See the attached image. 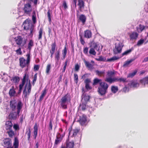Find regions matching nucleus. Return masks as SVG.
Returning a JSON list of instances; mask_svg holds the SVG:
<instances>
[{
    "label": "nucleus",
    "instance_id": "obj_1",
    "mask_svg": "<svg viewBox=\"0 0 148 148\" xmlns=\"http://www.w3.org/2000/svg\"><path fill=\"white\" fill-rule=\"evenodd\" d=\"M10 105L12 111L8 116V118L10 120H16L19 116L23 104L21 101L19 99L11 101Z\"/></svg>",
    "mask_w": 148,
    "mask_h": 148
},
{
    "label": "nucleus",
    "instance_id": "obj_2",
    "mask_svg": "<svg viewBox=\"0 0 148 148\" xmlns=\"http://www.w3.org/2000/svg\"><path fill=\"white\" fill-rule=\"evenodd\" d=\"M26 3L24 5L23 10L25 13L29 14L32 11L31 3H33L34 5L37 4L38 0H26Z\"/></svg>",
    "mask_w": 148,
    "mask_h": 148
},
{
    "label": "nucleus",
    "instance_id": "obj_3",
    "mask_svg": "<svg viewBox=\"0 0 148 148\" xmlns=\"http://www.w3.org/2000/svg\"><path fill=\"white\" fill-rule=\"evenodd\" d=\"M69 97V95L67 94L62 98L60 101V108L64 109L67 108V105L68 104V101Z\"/></svg>",
    "mask_w": 148,
    "mask_h": 148
},
{
    "label": "nucleus",
    "instance_id": "obj_4",
    "mask_svg": "<svg viewBox=\"0 0 148 148\" xmlns=\"http://www.w3.org/2000/svg\"><path fill=\"white\" fill-rule=\"evenodd\" d=\"M26 56L27 57V60L23 57L19 58L20 65L21 67L23 68L26 66H28L30 63V54H27Z\"/></svg>",
    "mask_w": 148,
    "mask_h": 148
},
{
    "label": "nucleus",
    "instance_id": "obj_5",
    "mask_svg": "<svg viewBox=\"0 0 148 148\" xmlns=\"http://www.w3.org/2000/svg\"><path fill=\"white\" fill-rule=\"evenodd\" d=\"M31 84L30 83V80H29V82H27L26 84L23 92L25 97H26L27 95H29L31 92Z\"/></svg>",
    "mask_w": 148,
    "mask_h": 148
},
{
    "label": "nucleus",
    "instance_id": "obj_6",
    "mask_svg": "<svg viewBox=\"0 0 148 148\" xmlns=\"http://www.w3.org/2000/svg\"><path fill=\"white\" fill-rule=\"evenodd\" d=\"M123 46V45H122V44L121 43H119L118 44H116L115 45V48L113 49L114 54H117L121 53Z\"/></svg>",
    "mask_w": 148,
    "mask_h": 148
},
{
    "label": "nucleus",
    "instance_id": "obj_7",
    "mask_svg": "<svg viewBox=\"0 0 148 148\" xmlns=\"http://www.w3.org/2000/svg\"><path fill=\"white\" fill-rule=\"evenodd\" d=\"M29 79L28 74H27V72H26L22 79V83L19 85V86L23 87L26 81L27 82H29Z\"/></svg>",
    "mask_w": 148,
    "mask_h": 148
},
{
    "label": "nucleus",
    "instance_id": "obj_8",
    "mask_svg": "<svg viewBox=\"0 0 148 148\" xmlns=\"http://www.w3.org/2000/svg\"><path fill=\"white\" fill-rule=\"evenodd\" d=\"M82 125H84L87 121L86 117L84 115L79 116V120L77 121Z\"/></svg>",
    "mask_w": 148,
    "mask_h": 148
},
{
    "label": "nucleus",
    "instance_id": "obj_9",
    "mask_svg": "<svg viewBox=\"0 0 148 148\" xmlns=\"http://www.w3.org/2000/svg\"><path fill=\"white\" fill-rule=\"evenodd\" d=\"M105 81L110 84H112L115 82H118V77L113 78L107 77L105 79Z\"/></svg>",
    "mask_w": 148,
    "mask_h": 148
},
{
    "label": "nucleus",
    "instance_id": "obj_10",
    "mask_svg": "<svg viewBox=\"0 0 148 148\" xmlns=\"http://www.w3.org/2000/svg\"><path fill=\"white\" fill-rule=\"evenodd\" d=\"M14 41L18 47L20 46L23 42V38L20 36H18L14 38Z\"/></svg>",
    "mask_w": 148,
    "mask_h": 148
},
{
    "label": "nucleus",
    "instance_id": "obj_11",
    "mask_svg": "<svg viewBox=\"0 0 148 148\" xmlns=\"http://www.w3.org/2000/svg\"><path fill=\"white\" fill-rule=\"evenodd\" d=\"M4 144L3 145L4 147H8L12 146L11 140L9 138L5 139L3 140Z\"/></svg>",
    "mask_w": 148,
    "mask_h": 148
},
{
    "label": "nucleus",
    "instance_id": "obj_12",
    "mask_svg": "<svg viewBox=\"0 0 148 148\" xmlns=\"http://www.w3.org/2000/svg\"><path fill=\"white\" fill-rule=\"evenodd\" d=\"M140 82L144 87L147 86L148 87V76L141 79Z\"/></svg>",
    "mask_w": 148,
    "mask_h": 148
},
{
    "label": "nucleus",
    "instance_id": "obj_13",
    "mask_svg": "<svg viewBox=\"0 0 148 148\" xmlns=\"http://www.w3.org/2000/svg\"><path fill=\"white\" fill-rule=\"evenodd\" d=\"M78 2L79 9L80 12H82L85 6L84 2L83 0H78Z\"/></svg>",
    "mask_w": 148,
    "mask_h": 148
},
{
    "label": "nucleus",
    "instance_id": "obj_14",
    "mask_svg": "<svg viewBox=\"0 0 148 148\" xmlns=\"http://www.w3.org/2000/svg\"><path fill=\"white\" fill-rule=\"evenodd\" d=\"M30 23L28 21L25 20L23 22L22 27L24 30H29L30 27Z\"/></svg>",
    "mask_w": 148,
    "mask_h": 148
},
{
    "label": "nucleus",
    "instance_id": "obj_15",
    "mask_svg": "<svg viewBox=\"0 0 148 148\" xmlns=\"http://www.w3.org/2000/svg\"><path fill=\"white\" fill-rule=\"evenodd\" d=\"M60 51H58L55 54V58L56 62L55 64L57 65L58 64L59 60L60 59Z\"/></svg>",
    "mask_w": 148,
    "mask_h": 148
},
{
    "label": "nucleus",
    "instance_id": "obj_16",
    "mask_svg": "<svg viewBox=\"0 0 148 148\" xmlns=\"http://www.w3.org/2000/svg\"><path fill=\"white\" fill-rule=\"evenodd\" d=\"M58 135L56 136V139L55 140V144L57 145L62 140V137H61V135L60 133H58Z\"/></svg>",
    "mask_w": 148,
    "mask_h": 148
},
{
    "label": "nucleus",
    "instance_id": "obj_17",
    "mask_svg": "<svg viewBox=\"0 0 148 148\" xmlns=\"http://www.w3.org/2000/svg\"><path fill=\"white\" fill-rule=\"evenodd\" d=\"M5 128L6 130H11L12 129L13 124L11 121H7L5 123Z\"/></svg>",
    "mask_w": 148,
    "mask_h": 148
},
{
    "label": "nucleus",
    "instance_id": "obj_18",
    "mask_svg": "<svg viewBox=\"0 0 148 148\" xmlns=\"http://www.w3.org/2000/svg\"><path fill=\"white\" fill-rule=\"evenodd\" d=\"M93 82L92 85L94 86L97 85L99 84L100 86V84L103 82H102V80L101 79H99L98 78H95L93 80Z\"/></svg>",
    "mask_w": 148,
    "mask_h": 148
},
{
    "label": "nucleus",
    "instance_id": "obj_19",
    "mask_svg": "<svg viewBox=\"0 0 148 148\" xmlns=\"http://www.w3.org/2000/svg\"><path fill=\"white\" fill-rule=\"evenodd\" d=\"M92 33L91 31L87 30L84 32V37L87 38H90L92 37Z\"/></svg>",
    "mask_w": 148,
    "mask_h": 148
},
{
    "label": "nucleus",
    "instance_id": "obj_20",
    "mask_svg": "<svg viewBox=\"0 0 148 148\" xmlns=\"http://www.w3.org/2000/svg\"><path fill=\"white\" fill-rule=\"evenodd\" d=\"M107 90L98 87V92L101 96H103L107 92Z\"/></svg>",
    "mask_w": 148,
    "mask_h": 148
},
{
    "label": "nucleus",
    "instance_id": "obj_21",
    "mask_svg": "<svg viewBox=\"0 0 148 148\" xmlns=\"http://www.w3.org/2000/svg\"><path fill=\"white\" fill-rule=\"evenodd\" d=\"M16 93V91L14 86H12L9 90V94L10 97H13L15 95Z\"/></svg>",
    "mask_w": 148,
    "mask_h": 148
},
{
    "label": "nucleus",
    "instance_id": "obj_22",
    "mask_svg": "<svg viewBox=\"0 0 148 148\" xmlns=\"http://www.w3.org/2000/svg\"><path fill=\"white\" fill-rule=\"evenodd\" d=\"M86 16L84 14H81L79 17V20L82 22L83 25L85 24L86 21Z\"/></svg>",
    "mask_w": 148,
    "mask_h": 148
},
{
    "label": "nucleus",
    "instance_id": "obj_23",
    "mask_svg": "<svg viewBox=\"0 0 148 148\" xmlns=\"http://www.w3.org/2000/svg\"><path fill=\"white\" fill-rule=\"evenodd\" d=\"M138 36V34L137 33L133 32L130 34V36L131 40H133L136 39Z\"/></svg>",
    "mask_w": 148,
    "mask_h": 148
},
{
    "label": "nucleus",
    "instance_id": "obj_24",
    "mask_svg": "<svg viewBox=\"0 0 148 148\" xmlns=\"http://www.w3.org/2000/svg\"><path fill=\"white\" fill-rule=\"evenodd\" d=\"M98 87L107 90L108 87V85L106 83L103 82L101 84H100V85Z\"/></svg>",
    "mask_w": 148,
    "mask_h": 148
},
{
    "label": "nucleus",
    "instance_id": "obj_25",
    "mask_svg": "<svg viewBox=\"0 0 148 148\" xmlns=\"http://www.w3.org/2000/svg\"><path fill=\"white\" fill-rule=\"evenodd\" d=\"M85 91L83 92L82 95V100H84L85 101V103H86V102H88L90 99V97L88 95H84Z\"/></svg>",
    "mask_w": 148,
    "mask_h": 148
},
{
    "label": "nucleus",
    "instance_id": "obj_26",
    "mask_svg": "<svg viewBox=\"0 0 148 148\" xmlns=\"http://www.w3.org/2000/svg\"><path fill=\"white\" fill-rule=\"evenodd\" d=\"M135 59V58H132L131 59L129 60H127L125 61L124 63L123 64V66L124 67H127L129 64L131 63L132 62L134 61Z\"/></svg>",
    "mask_w": 148,
    "mask_h": 148
},
{
    "label": "nucleus",
    "instance_id": "obj_27",
    "mask_svg": "<svg viewBox=\"0 0 148 148\" xmlns=\"http://www.w3.org/2000/svg\"><path fill=\"white\" fill-rule=\"evenodd\" d=\"M46 93V89H45L44 90L42 91V93L40 96L39 100V102H41L42 101Z\"/></svg>",
    "mask_w": 148,
    "mask_h": 148
},
{
    "label": "nucleus",
    "instance_id": "obj_28",
    "mask_svg": "<svg viewBox=\"0 0 148 148\" xmlns=\"http://www.w3.org/2000/svg\"><path fill=\"white\" fill-rule=\"evenodd\" d=\"M137 72V70H135L133 72L129 73L127 75V77L131 78H132L136 74Z\"/></svg>",
    "mask_w": 148,
    "mask_h": 148
},
{
    "label": "nucleus",
    "instance_id": "obj_29",
    "mask_svg": "<svg viewBox=\"0 0 148 148\" xmlns=\"http://www.w3.org/2000/svg\"><path fill=\"white\" fill-rule=\"evenodd\" d=\"M145 27L143 25L140 24L139 26L136 27L138 33L141 32L144 30Z\"/></svg>",
    "mask_w": 148,
    "mask_h": 148
},
{
    "label": "nucleus",
    "instance_id": "obj_30",
    "mask_svg": "<svg viewBox=\"0 0 148 148\" xmlns=\"http://www.w3.org/2000/svg\"><path fill=\"white\" fill-rule=\"evenodd\" d=\"M67 52V49L66 46H65L64 49L62 51V54L63 56V58L62 60L64 59L66 57Z\"/></svg>",
    "mask_w": 148,
    "mask_h": 148
},
{
    "label": "nucleus",
    "instance_id": "obj_31",
    "mask_svg": "<svg viewBox=\"0 0 148 148\" xmlns=\"http://www.w3.org/2000/svg\"><path fill=\"white\" fill-rule=\"evenodd\" d=\"M38 125L36 123H35L34 127V136H35V138H36V136L38 132Z\"/></svg>",
    "mask_w": 148,
    "mask_h": 148
},
{
    "label": "nucleus",
    "instance_id": "obj_32",
    "mask_svg": "<svg viewBox=\"0 0 148 148\" xmlns=\"http://www.w3.org/2000/svg\"><path fill=\"white\" fill-rule=\"evenodd\" d=\"M34 46V42L32 40H29L28 44L27 49L29 50L30 51L32 47Z\"/></svg>",
    "mask_w": 148,
    "mask_h": 148
},
{
    "label": "nucleus",
    "instance_id": "obj_33",
    "mask_svg": "<svg viewBox=\"0 0 148 148\" xmlns=\"http://www.w3.org/2000/svg\"><path fill=\"white\" fill-rule=\"evenodd\" d=\"M31 127H29L28 129L26 130V134H27V135L28 136L27 139L29 141L30 139V138L31 137Z\"/></svg>",
    "mask_w": 148,
    "mask_h": 148
},
{
    "label": "nucleus",
    "instance_id": "obj_34",
    "mask_svg": "<svg viewBox=\"0 0 148 148\" xmlns=\"http://www.w3.org/2000/svg\"><path fill=\"white\" fill-rule=\"evenodd\" d=\"M19 80L20 79L19 77L17 76L14 77L11 79V81L14 83H18Z\"/></svg>",
    "mask_w": 148,
    "mask_h": 148
},
{
    "label": "nucleus",
    "instance_id": "obj_35",
    "mask_svg": "<svg viewBox=\"0 0 148 148\" xmlns=\"http://www.w3.org/2000/svg\"><path fill=\"white\" fill-rule=\"evenodd\" d=\"M86 66L90 69H92L93 67L92 65L90 62L85 60L84 61Z\"/></svg>",
    "mask_w": 148,
    "mask_h": 148
},
{
    "label": "nucleus",
    "instance_id": "obj_36",
    "mask_svg": "<svg viewBox=\"0 0 148 148\" xmlns=\"http://www.w3.org/2000/svg\"><path fill=\"white\" fill-rule=\"evenodd\" d=\"M134 49L133 48H132L129 50H127L122 53V56H123L125 55H127L130 53Z\"/></svg>",
    "mask_w": 148,
    "mask_h": 148
},
{
    "label": "nucleus",
    "instance_id": "obj_37",
    "mask_svg": "<svg viewBox=\"0 0 148 148\" xmlns=\"http://www.w3.org/2000/svg\"><path fill=\"white\" fill-rule=\"evenodd\" d=\"M119 58L118 57L114 56L111 58L108 59L107 61L111 62L112 61H114L116 60H117L119 59Z\"/></svg>",
    "mask_w": 148,
    "mask_h": 148
},
{
    "label": "nucleus",
    "instance_id": "obj_38",
    "mask_svg": "<svg viewBox=\"0 0 148 148\" xmlns=\"http://www.w3.org/2000/svg\"><path fill=\"white\" fill-rule=\"evenodd\" d=\"M74 146V142L72 141L69 142L67 144V146L68 148H73Z\"/></svg>",
    "mask_w": 148,
    "mask_h": 148
},
{
    "label": "nucleus",
    "instance_id": "obj_39",
    "mask_svg": "<svg viewBox=\"0 0 148 148\" xmlns=\"http://www.w3.org/2000/svg\"><path fill=\"white\" fill-rule=\"evenodd\" d=\"M14 148H18V139L15 137L14 138Z\"/></svg>",
    "mask_w": 148,
    "mask_h": 148
},
{
    "label": "nucleus",
    "instance_id": "obj_40",
    "mask_svg": "<svg viewBox=\"0 0 148 148\" xmlns=\"http://www.w3.org/2000/svg\"><path fill=\"white\" fill-rule=\"evenodd\" d=\"M111 90L112 92L115 93L118 91V88L117 86H112Z\"/></svg>",
    "mask_w": 148,
    "mask_h": 148
},
{
    "label": "nucleus",
    "instance_id": "obj_41",
    "mask_svg": "<svg viewBox=\"0 0 148 148\" xmlns=\"http://www.w3.org/2000/svg\"><path fill=\"white\" fill-rule=\"evenodd\" d=\"M131 86L134 88H137L139 86V83L135 82H133L131 83Z\"/></svg>",
    "mask_w": 148,
    "mask_h": 148
},
{
    "label": "nucleus",
    "instance_id": "obj_42",
    "mask_svg": "<svg viewBox=\"0 0 148 148\" xmlns=\"http://www.w3.org/2000/svg\"><path fill=\"white\" fill-rule=\"evenodd\" d=\"M51 69V65L50 64H48L47 66L46 72L47 74H49L50 72Z\"/></svg>",
    "mask_w": 148,
    "mask_h": 148
},
{
    "label": "nucleus",
    "instance_id": "obj_43",
    "mask_svg": "<svg viewBox=\"0 0 148 148\" xmlns=\"http://www.w3.org/2000/svg\"><path fill=\"white\" fill-rule=\"evenodd\" d=\"M127 81V79L122 77L120 78L118 77V82H119L125 83Z\"/></svg>",
    "mask_w": 148,
    "mask_h": 148
},
{
    "label": "nucleus",
    "instance_id": "obj_44",
    "mask_svg": "<svg viewBox=\"0 0 148 148\" xmlns=\"http://www.w3.org/2000/svg\"><path fill=\"white\" fill-rule=\"evenodd\" d=\"M86 105L85 103H82L79 106V108L82 110H85L86 109Z\"/></svg>",
    "mask_w": 148,
    "mask_h": 148
},
{
    "label": "nucleus",
    "instance_id": "obj_45",
    "mask_svg": "<svg viewBox=\"0 0 148 148\" xmlns=\"http://www.w3.org/2000/svg\"><path fill=\"white\" fill-rule=\"evenodd\" d=\"M9 130V131H7V133L8 134L9 136L12 137L14 134V132L12 131V129Z\"/></svg>",
    "mask_w": 148,
    "mask_h": 148
},
{
    "label": "nucleus",
    "instance_id": "obj_46",
    "mask_svg": "<svg viewBox=\"0 0 148 148\" xmlns=\"http://www.w3.org/2000/svg\"><path fill=\"white\" fill-rule=\"evenodd\" d=\"M144 40L143 39H141L140 40L138 41V42L137 45L138 46H140L142 45L144 42Z\"/></svg>",
    "mask_w": 148,
    "mask_h": 148
},
{
    "label": "nucleus",
    "instance_id": "obj_47",
    "mask_svg": "<svg viewBox=\"0 0 148 148\" xmlns=\"http://www.w3.org/2000/svg\"><path fill=\"white\" fill-rule=\"evenodd\" d=\"M30 33L29 34V36L32 37L33 35V33L34 32V29L33 26L31 25L30 28Z\"/></svg>",
    "mask_w": 148,
    "mask_h": 148
},
{
    "label": "nucleus",
    "instance_id": "obj_48",
    "mask_svg": "<svg viewBox=\"0 0 148 148\" xmlns=\"http://www.w3.org/2000/svg\"><path fill=\"white\" fill-rule=\"evenodd\" d=\"M107 73L108 76V77H112L113 76L114 74V73L112 71H108L107 72Z\"/></svg>",
    "mask_w": 148,
    "mask_h": 148
},
{
    "label": "nucleus",
    "instance_id": "obj_49",
    "mask_svg": "<svg viewBox=\"0 0 148 148\" xmlns=\"http://www.w3.org/2000/svg\"><path fill=\"white\" fill-rule=\"evenodd\" d=\"M42 28H40L39 32V35L38 37V39L39 40H40L42 38Z\"/></svg>",
    "mask_w": 148,
    "mask_h": 148
},
{
    "label": "nucleus",
    "instance_id": "obj_50",
    "mask_svg": "<svg viewBox=\"0 0 148 148\" xmlns=\"http://www.w3.org/2000/svg\"><path fill=\"white\" fill-rule=\"evenodd\" d=\"M79 130L77 129L74 130L73 131V135L72 136L75 137L78 133Z\"/></svg>",
    "mask_w": 148,
    "mask_h": 148
},
{
    "label": "nucleus",
    "instance_id": "obj_51",
    "mask_svg": "<svg viewBox=\"0 0 148 148\" xmlns=\"http://www.w3.org/2000/svg\"><path fill=\"white\" fill-rule=\"evenodd\" d=\"M89 53L93 55H95L96 53L94 48H91L89 51Z\"/></svg>",
    "mask_w": 148,
    "mask_h": 148
},
{
    "label": "nucleus",
    "instance_id": "obj_52",
    "mask_svg": "<svg viewBox=\"0 0 148 148\" xmlns=\"http://www.w3.org/2000/svg\"><path fill=\"white\" fill-rule=\"evenodd\" d=\"M74 79L76 83L77 84L79 80L78 76L75 73L74 74Z\"/></svg>",
    "mask_w": 148,
    "mask_h": 148
},
{
    "label": "nucleus",
    "instance_id": "obj_53",
    "mask_svg": "<svg viewBox=\"0 0 148 148\" xmlns=\"http://www.w3.org/2000/svg\"><path fill=\"white\" fill-rule=\"evenodd\" d=\"M96 73L99 75H103L105 73V71H99L98 70H97L96 71Z\"/></svg>",
    "mask_w": 148,
    "mask_h": 148
},
{
    "label": "nucleus",
    "instance_id": "obj_54",
    "mask_svg": "<svg viewBox=\"0 0 148 148\" xmlns=\"http://www.w3.org/2000/svg\"><path fill=\"white\" fill-rule=\"evenodd\" d=\"M3 77L2 78V79L4 82H6L8 79V76L6 74H3Z\"/></svg>",
    "mask_w": 148,
    "mask_h": 148
},
{
    "label": "nucleus",
    "instance_id": "obj_55",
    "mask_svg": "<svg viewBox=\"0 0 148 148\" xmlns=\"http://www.w3.org/2000/svg\"><path fill=\"white\" fill-rule=\"evenodd\" d=\"M52 121L50 120V121L49 123V131L52 130Z\"/></svg>",
    "mask_w": 148,
    "mask_h": 148
},
{
    "label": "nucleus",
    "instance_id": "obj_56",
    "mask_svg": "<svg viewBox=\"0 0 148 148\" xmlns=\"http://www.w3.org/2000/svg\"><path fill=\"white\" fill-rule=\"evenodd\" d=\"M56 43L55 42L51 45V50L55 51L56 47Z\"/></svg>",
    "mask_w": 148,
    "mask_h": 148
},
{
    "label": "nucleus",
    "instance_id": "obj_57",
    "mask_svg": "<svg viewBox=\"0 0 148 148\" xmlns=\"http://www.w3.org/2000/svg\"><path fill=\"white\" fill-rule=\"evenodd\" d=\"M23 87L19 86V89L18 91V92L17 93L16 95V96H18L19 95L21 92L22 90L23 89Z\"/></svg>",
    "mask_w": 148,
    "mask_h": 148
},
{
    "label": "nucleus",
    "instance_id": "obj_58",
    "mask_svg": "<svg viewBox=\"0 0 148 148\" xmlns=\"http://www.w3.org/2000/svg\"><path fill=\"white\" fill-rule=\"evenodd\" d=\"M96 59L97 61H104L105 60V59L101 56H99L98 58H96Z\"/></svg>",
    "mask_w": 148,
    "mask_h": 148
},
{
    "label": "nucleus",
    "instance_id": "obj_59",
    "mask_svg": "<svg viewBox=\"0 0 148 148\" xmlns=\"http://www.w3.org/2000/svg\"><path fill=\"white\" fill-rule=\"evenodd\" d=\"M85 88L87 90H90L92 88V87L90 86L89 84H85Z\"/></svg>",
    "mask_w": 148,
    "mask_h": 148
},
{
    "label": "nucleus",
    "instance_id": "obj_60",
    "mask_svg": "<svg viewBox=\"0 0 148 148\" xmlns=\"http://www.w3.org/2000/svg\"><path fill=\"white\" fill-rule=\"evenodd\" d=\"M47 16L49 19V22L51 21V15L50 13V10H49L47 13Z\"/></svg>",
    "mask_w": 148,
    "mask_h": 148
},
{
    "label": "nucleus",
    "instance_id": "obj_61",
    "mask_svg": "<svg viewBox=\"0 0 148 148\" xmlns=\"http://www.w3.org/2000/svg\"><path fill=\"white\" fill-rule=\"evenodd\" d=\"M80 40L81 44L82 45H84L85 42L84 40L82 38V36L80 35Z\"/></svg>",
    "mask_w": 148,
    "mask_h": 148
},
{
    "label": "nucleus",
    "instance_id": "obj_62",
    "mask_svg": "<svg viewBox=\"0 0 148 148\" xmlns=\"http://www.w3.org/2000/svg\"><path fill=\"white\" fill-rule=\"evenodd\" d=\"M16 52L19 55H21L22 51H21V49L20 47H19V49H17L16 51Z\"/></svg>",
    "mask_w": 148,
    "mask_h": 148
},
{
    "label": "nucleus",
    "instance_id": "obj_63",
    "mask_svg": "<svg viewBox=\"0 0 148 148\" xmlns=\"http://www.w3.org/2000/svg\"><path fill=\"white\" fill-rule=\"evenodd\" d=\"M123 91L125 92H128L129 91V88L128 87H125L123 89Z\"/></svg>",
    "mask_w": 148,
    "mask_h": 148
},
{
    "label": "nucleus",
    "instance_id": "obj_64",
    "mask_svg": "<svg viewBox=\"0 0 148 148\" xmlns=\"http://www.w3.org/2000/svg\"><path fill=\"white\" fill-rule=\"evenodd\" d=\"M91 82V80L89 78H87L84 80V83L85 84H89Z\"/></svg>",
    "mask_w": 148,
    "mask_h": 148
}]
</instances>
